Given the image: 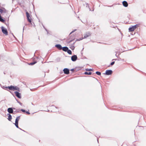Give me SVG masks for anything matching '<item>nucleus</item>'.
<instances>
[{
	"label": "nucleus",
	"mask_w": 146,
	"mask_h": 146,
	"mask_svg": "<svg viewBox=\"0 0 146 146\" xmlns=\"http://www.w3.org/2000/svg\"><path fill=\"white\" fill-rule=\"evenodd\" d=\"M8 88L10 90L15 91L17 90L18 91H19V88L18 87L16 86H8Z\"/></svg>",
	"instance_id": "f257e3e1"
},
{
	"label": "nucleus",
	"mask_w": 146,
	"mask_h": 146,
	"mask_svg": "<svg viewBox=\"0 0 146 146\" xmlns=\"http://www.w3.org/2000/svg\"><path fill=\"white\" fill-rule=\"evenodd\" d=\"M2 33L5 35H8V32L6 29L3 26L1 27Z\"/></svg>",
	"instance_id": "f03ea898"
},
{
	"label": "nucleus",
	"mask_w": 146,
	"mask_h": 146,
	"mask_svg": "<svg viewBox=\"0 0 146 146\" xmlns=\"http://www.w3.org/2000/svg\"><path fill=\"white\" fill-rule=\"evenodd\" d=\"M137 26V25H136L134 26H132L131 27H130L129 28V30L130 32H132L133 31L134 29H135Z\"/></svg>",
	"instance_id": "7ed1b4c3"
},
{
	"label": "nucleus",
	"mask_w": 146,
	"mask_h": 146,
	"mask_svg": "<svg viewBox=\"0 0 146 146\" xmlns=\"http://www.w3.org/2000/svg\"><path fill=\"white\" fill-rule=\"evenodd\" d=\"M112 71L111 70H107L106 71V72L104 74L106 75H111L112 73Z\"/></svg>",
	"instance_id": "20e7f679"
},
{
	"label": "nucleus",
	"mask_w": 146,
	"mask_h": 146,
	"mask_svg": "<svg viewBox=\"0 0 146 146\" xmlns=\"http://www.w3.org/2000/svg\"><path fill=\"white\" fill-rule=\"evenodd\" d=\"M26 15L28 21L29 23H31V19H30V15L29 13L27 12H26Z\"/></svg>",
	"instance_id": "39448f33"
},
{
	"label": "nucleus",
	"mask_w": 146,
	"mask_h": 146,
	"mask_svg": "<svg viewBox=\"0 0 146 146\" xmlns=\"http://www.w3.org/2000/svg\"><path fill=\"white\" fill-rule=\"evenodd\" d=\"M77 59V57L76 55H74L72 56L71 59L73 62L75 61Z\"/></svg>",
	"instance_id": "423d86ee"
},
{
	"label": "nucleus",
	"mask_w": 146,
	"mask_h": 146,
	"mask_svg": "<svg viewBox=\"0 0 146 146\" xmlns=\"http://www.w3.org/2000/svg\"><path fill=\"white\" fill-rule=\"evenodd\" d=\"M15 93L16 96L19 98H21V94L17 91H15Z\"/></svg>",
	"instance_id": "0eeeda50"
},
{
	"label": "nucleus",
	"mask_w": 146,
	"mask_h": 146,
	"mask_svg": "<svg viewBox=\"0 0 146 146\" xmlns=\"http://www.w3.org/2000/svg\"><path fill=\"white\" fill-rule=\"evenodd\" d=\"M63 71L65 74H68L69 73V70L67 68H64Z\"/></svg>",
	"instance_id": "6e6552de"
},
{
	"label": "nucleus",
	"mask_w": 146,
	"mask_h": 146,
	"mask_svg": "<svg viewBox=\"0 0 146 146\" xmlns=\"http://www.w3.org/2000/svg\"><path fill=\"white\" fill-rule=\"evenodd\" d=\"M7 111L9 113H13V110L12 108H8Z\"/></svg>",
	"instance_id": "1a4fd4ad"
},
{
	"label": "nucleus",
	"mask_w": 146,
	"mask_h": 146,
	"mask_svg": "<svg viewBox=\"0 0 146 146\" xmlns=\"http://www.w3.org/2000/svg\"><path fill=\"white\" fill-rule=\"evenodd\" d=\"M55 46L59 50H62V46L60 44H56Z\"/></svg>",
	"instance_id": "9d476101"
},
{
	"label": "nucleus",
	"mask_w": 146,
	"mask_h": 146,
	"mask_svg": "<svg viewBox=\"0 0 146 146\" xmlns=\"http://www.w3.org/2000/svg\"><path fill=\"white\" fill-rule=\"evenodd\" d=\"M123 5L125 7H127L128 6V4L126 1H123L122 2Z\"/></svg>",
	"instance_id": "9b49d317"
},
{
	"label": "nucleus",
	"mask_w": 146,
	"mask_h": 146,
	"mask_svg": "<svg viewBox=\"0 0 146 146\" xmlns=\"http://www.w3.org/2000/svg\"><path fill=\"white\" fill-rule=\"evenodd\" d=\"M62 50L66 52L68 50V48L67 47L64 46L62 47Z\"/></svg>",
	"instance_id": "f8f14e48"
},
{
	"label": "nucleus",
	"mask_w": 146,
	"mask_h": 146,
	"mask_svg": "<svg viewBox=\"0 0 146 146\" xmlns=\"http://www.w3.org/2000/svg\"><path fill=\"white\" fill-rule=\"evenodd\" d=\"M7 115H8V119L9 121H11V120L12 118L11 115L9 113H8Z\"/></svg>",
	"instance_id": "ddd939ff"
},
{
	"label": "nucleus",
	"mask_w": 146,
	"mask_h": 146,
	"mask_svg": "<svg viewBox=\"0 0 146 146\" xmlns=\"http://www.w3.org/2000/svg\"><path fill=\"white\" fill-rule=\"evenodd\" d=\"M0 21L2 23H4L5 22V20L3 19L2 17L0 15Z\"/></svg>",
	"instance_id": "4468645a"
},
{
	"label": "nucleus",
	"mask_w": 146,
	"mask_h": 146,
	"mask_svg": "<svg viewBox=\"0 0 146 146\" xmlns=\"http://www.w3.org/2000/svg\"><path fill=\"white\" fill-rule=\"evenodd\" d=\"M20 116H17L16 119H15V122H19V119H20Z\"/></svg>",
	"instance_id": "2eb2a0df"
},
{
	"label": "nucleus",
	"mask_w": 146,
	"mask_h": 146,
	"mask_svg": "<svg viewBox=\"0 0 146 146\" xmlns=\"http://www.w3.org/2000/svg\"><path fill=\"white\" fill-rule=\"evenodd\" d=\"M16 127L17 128H18L19 129H21L20 128L19 126H18V122H15V123H14Z\"/></svg>",
	"instance_id": "dca6fc26"
},
{
	"label": "nucleus",
	"mask_w": 146,
	"mask_h": 146,
	"mask_svg": "<svg viewBox=\"0 0 146 146\" xmlns=\"http://www.w3.org/2000/svg\"><path fill=\"white\" fill-rule=\"evenodd\" d=\"M84 74H86V75H91L92 74V73L91 72H84Z\"/></svg>",
	"instance_id": "f3484780"
},
{
	"label": "nucleus",
	"mask_w": 146,
	"mask_h": 146,
	"mask_svg": "<svg viewBox=\"0 0 146 146\" xmlns=\"http://www.w3.org/2000/svg\"><path fill=\"white\" fill-rule=\"evenodd\" d=\"M36 62H37L36 61H34V62H32L30 63L29 64V65H34V64H35L36 63Z\"/></svg>",
	"instance_id": "a211bd4d"
},
{
	"label": "nucleus",
	"mask_w": 146,
	"mask_h": 146,
	"mask_svg": "<svg viewBox=\"0 0 146 146\" xmlns=\"http://www.w3.org/2000/svg\"><path fill=\"white\" fill-rule=\"evenodd\" d=\"M66 52L69 54H72V52L69 49L68 50H67V51Z\"/></svg>",
	"instance_id": "6ab92c4d"
},
{
	"label": "nucleus",
	"mask_w": 146,
	"mask_h": 146,
	"mask_svg": "<svg viewBox=\"0 0 146 146\" xmlns=\"http://www.w3.org/2000/svg\"><path fill=\"white\" fill-rule=\"evenodd\" d=\"M90 35V34H88L87 33H86L85 35H84V38H87Z\"/></svg>",
	"instance_id": "aec40b11"
},
{
	"label": "nucleus",
	"mask_w": 146,
	"mask_h": 146,
	"mask_svg": "<svg viewBox=\"0 0 146 146\" xmlns=\"http://www.w3.org/2000/svg\"><path fill=\"white\" fill-rule=\"evenodd\" d=\"M83 38H80L79 39H77L76 40V41L73 43V45H74L75 44V42L76 41L80 40H82Z\"/></svg>",
	"instance_id": "412c9836"
},
{
	"label": "nucleus",
	"mask_w": 146,
	"mask_h": 146,
	"mask_svg": "<svg viewBox=\"0 0 146 146\" xmlns=\"http://www.w3.org/2000/svg\"><path fill=\"white\" fill-rule=\"evenodd\" d=\"M96 74L98 75H100L101 74V72L98 71H97L96 72Z\"/></svg>",
	"instance_id": "4be33fe9"
},
{
	"label": "nucleus",
	"mask_w": 146,
	"mask_h": 146,
	"mask_svg": "<svg viewBox=\"0 0 146 146\" xmlns=\"http://www.w3.org/2000/svg\"><path fill=\"white\" fill-rule=\"evenodd\" d=\"M74 40V39H73L71 40H68V41H67V43H68V44L70 43L72 41H73V40Z\"/></svg>",
	"instance_id": "5701e85b"
},
{
	"label": "nucleus",
	"mask_w": 146,
	"mask_h": 146,
	"mask_svg": "<svg viewBox=\"0 0 146 146\" xmlns=\"http://www.w3.org/2000/svg\"><path fill=\"white\" fill-rule=\"evenodd\" d=\"M86 70L87 71H92L93 69H92L87 68V69H86Z\"/></svg>",
	"instance_id": "b1692460"
},
{
	"label": "nucleus",
	"mask_w": 146,
	"mask_h": 146,
	"mask_svg": "<svg viewBox=\"0 0 146 146\" xmlns=\"http://www.w3.org/2000/svg\"><path fill=\"white\" fill-rule=\"evenodd\" d=\"M114 63H115V62L114 61L112 62H111L110 63V65L109 66H110V65H111V66H112L114 64Z\"/></svg>",
	"instance_id": "393cba45"
},
{
	"label": "nucleus",
	"mask_w": 146,
	"mask_h": 146,
	"mask_svg": "<svg viewBox=\"0 0 146 146\" xmlns=\"http://www.w3.org/2000/svg\"><path fill=\"white\" fill-rule=\"evenodd\" d=\"M70 48L72 50H74V46H72L70 47Z\"/></svg>",
	"instance_id": "a878e982"
},
{
	"label": "nucleus",
	"mask_w": 146,
	"mask_h": 146,
	"mask_svg": "<svg viewBox=\"0 0 146 146\" xmlns=\"http://www.w3.org/2000/svg\"><path fill=\"white\" fill-rule=\"evenodd\" d=\"M16 100L18 103H19L21 106L22 105V104L19 101H18L17 100Z\"/></svg>",
	"instance_id": "bb28decb"
},
{
	"label": "nucleus",
	"mask_w": 146,
	"mask_h": 146,
	"mask_svg": "<svg viewBox=\"0 0 146 146\" xmlns=\"http://www.w3.org/2000/svg\"><path fill=\"white\" fill-rule=\"evenodd\" d=\"M21 110L23 112L25 113L26 112V111L25 110L22 109Z\"/></svg>",
	"instance_id": "cd10ccee"
},
{
	"label": "nucleus",
	"mask_w": 146,
	"mask_h": 146,
	"mask_svg": "<svg viewBox=\"0 0 146 146\" xmlns=\"http://www.w3.org/2000/svg\"><path fill=\"white\" fill-rule=\"evenodd\" d=\"M3 12V10L1 8H0V12L1 13H2Z\"/></svg>",
	"instance_id": "c85d7f7f"
},
{
	"label": "nucleus",
	"mask_w": 146,
	"mask_h": 146,
	"mask_svg": "<svg viewBox=\"0 0 146 146\" xmlns=\"http://www.w3.org/2000/svg\"><path fill=\"white\" fill-rule=\"evenodd\" d=\"M19 111H14V112L13 111V114H15V113H18L19 112Z\"/></svg>",
	"instance_id": "c756f323"
},
{
	"label": "nucleus",
	"mask_w": 146,
	"mask_h": 146,
	"mask_svg": "<svg viewBox=\"0 0 146 146\" xmlns=\"http://www.w3.org/2000/svg\"><path fill=\"white\" fill-rule=\"evenodd\" d=\"M76 30V29H75L74 31H73L72 32H71L70 33V35L71 34H72V33H73V32H74Z\"/></svg>",
	"instance_id": "7c9ffc66"
},
{
	"label": "nucleus",
	"mask_w": 146,
	"mask_h": 146,
	"mask_svg": "<svg viewBox=\"0 0 146 146\" xmlns=\"http://www.w3.org/2000/svg\"><path fill=\"white\" fill-rule=\"evenodd\" d=\"M25 113L28 114H30V113L29 112V111H26Z\"/></svg>",
	"instance_id": "2f4dec72"
},
{
	"label": "nucleus",
	"mask_w": 146,
	"mask_h": 146,
	"mask_svg": "<svg viewBox=\"0 0 146 146\" xmlns=\"http://www.w3.org/2000/svg\"><path fill=\"white\" fill-rule=\"evenodd\" d=\"M74 68L72 69H71V70H70L71 71H74Z\"/></svg>",
	"instance_id": "473e14b6"
},
{
	"label": "nucleus",
	"mask_w": 146,
	"mask_h": 146,
	"mask_svg": "<svg viewBox=\"0 0 146 146\" xmlns=\"http://www.w3.org/2000/svg\"><path fill=\"white\" fill-rule=\"evenodd\" d=\"M8 88V87H5L4 88H3L4 89L6 90V89Z\"/></svg>",
	"instance_id": "72a5a7b5"
},
{
	"label": "nucleus",
	"mask_w": 146,
	"mask_h": 146,
	"mask_svg": "<svg viewBox=\"0 0 146 146\" xmlns=\"http://www.w3.org/2000/svg\"><path fill=\"white\" fill-rule=\"evenodd\" d=\"M43 27L44 28V29H45V30H46V31H47V30L44 27V26H43Z\"/></svg>",
	"instance_id": "f704fd0d"
},
{
	"label": "nucleus",
	"mask_w": 146,
	"mask_h": 146,
	"mask_svg": "<svg viewBox=\"0 0 146 146\" xmlns=\"http://www.w3.org/2000/svg\"><path fill=\"white\" fill-rule=\"evenodd\" d=\"M24 27H23V32H24Z\"/></svg>",
	"instance_id": "c9c22d12"
},
{
	"label": "nucleus",
	"mask_w": 146,
	"mask_h": 146,
	"mask_svg": "<svg viewBox=\"0 0 146 146\" xmlns=\"http://www.w3.org/2000/svg\"><path fill=\"white\" fill-rule=\"evenodd\" d=\"M13 108V110H15V108Z\"/></svg>",
	"instance_id": "e433bc0d"
},
{
	"label": "nucleus",
	"mask_w": 146,
	"mask_h": 146,
	"mask_svg": "<svg viewBox=\"0 0 146 146\" xmlns=\"http://www.w3.org/2000/svg\"><path fill=\"white\" fill-rule=\"evenodd\" d=\"M117 60L116 59H113L112 60Z\"/></svg>",
	"instance_id": "4c0bfd02"
},
{
	"label": "nucleus",
	"mask_w": 146,
	"mask_h": 146,
	"mask_svg": "<svg viewBox=\"0 0 146 146\" xmlns=\"http://www.w3.org/2000/svg\"><path fill=\"white\" fill-rule=\"evenodd\" d=\"M91 42H94L93 41H91Z\"/></svg>",
	"instance_id": "58836bf2"
},
{
	"label": "nucleus",
	"mask_w": 146,
	"mask_h": 146,
	"mask_svg": "<svg viewBox=\"0 0 146 146\" xmlns=\"http://www.w3.org/2000/svg\"><path fill=\"white\" fill-rule=\"evenodd\" d=\"M115 56H117V54H116Z\"/></svg>",
	"instance_id": "ea45409f"
},
{
	"label": "nucleus",
	"mask_w": 146,
	"mask_h": 146,
	"mask_svg": "<svg viewBox=\"0 0 146 146\" xmlns=\"http://www.w3.org/2000/svg\"><path fill=\"white\" fill-rule=\"evenodd\" d=\"M97 141H98V139H97Z\"/></svg>",
	"instance_id": "a19ab883"
},
{
	"label": "nucleus",
	"mask_w": 146,
	"mask_h": 146,
	"mask_svg": "<svg viewBox=\"0 0 146 146\" xmlns=\"http://www.w3.org/2000/svg\"><path fill=\"white\" fill-rule=\"evenodd\" d=\"M122 61H123L124 60V59H122Z\"/></svg>",
	"instance_id": "79ce46f5"
},
{
	"label": "nucleus",
	"mask_w": 146,
	"mask_h": 146,
	"mask_svg": "<svg viewBox=\"0 0 146 146\" xmlns=\"http://www.w3.org/2000/svg\"><path fill=\"white\" fill-rule=\"evenodd\" d=\"M49 111V110H48L47 111Z\"/></svg>",
	"instance_id": "37998d69"
},
{
	"label": "nucleus",
	"mask_w": 146,
	"mask_h": 146,
	"mask_svg": "<svg viewBox=\"0 0 146 146\" xmlns=\"http://www.w3.org/2000/svg\"><path fill=\"white\" fill-rule=\"evenodd\" d=\"M121 60V59H119V60Z\"/></svg>",
	"instance_id": "c03bdc74"
},
{
	"label": "nucleus",
	"mask_w": 146,
	"mask_h": 146,
	"mask_svg": "<svg viewBox=\"0 0 146 146\" xmlns=\"http://www.w3.org/2000/svg\"><path fill=\"white\" fill-rule=\"evenodd\" d=\"M55 108H56V107H55Z\"/></svg>",
	"instance_id": "a18cd8bd"
}]
</instances>
